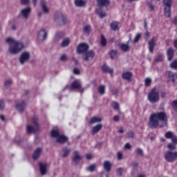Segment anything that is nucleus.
Masks as SVG:
<instances>
[{
    "label": "nucleus",
    "mask_w": 177,
    "mask_h": 177,
    "mask_svg": "<svg viewBox=\"0 0 177 177\" xmlns=\"http://www.w3.org/2000/svg\"><path fill=\"white\" fill-rule=\"evenodd\" d=\"M4 107V102L3 100H0V110H3Z\"/></svg>",
    "instance_id": "nucleus-53"
},
{
    "label": "nucleus",
    "mask_w": 177,
    "mask_h": 177,
    "mask_svg": "<svg viewBox=\"0 0 177 177\" xmlns=\"http://www.w3.org/2000/svg\"><path fill=\"white\" fill-rule=\"evenodd\" d=\"M30 13H31V8L30 7L24 8L22 10H21V15L23 16L24 19H28Z\"/></svg>",
    "instance_id": "nucleus-12"
},
{
    "label": "nucleus",
    "mask_w": 177,
    "mask_h": 177,
    "mask_svg": "<svg viewBox=\"0 0 177 177\" xmlns=\"http://www.w3.org/2000/svg\"><path fill=\"white\" fill-rule=\"evenodd\" d=\"M124 149H131V144L127 143V144L124 145Z\"/></svg>",
    "instance_id": "nucleus-58"
},
{
    "label": "nucleus",
    "mask_w": 177,
    "mask_h": 177,
    "mask_svg": "<svg viewBox=\"0 0 177 177\" xmlns=\"http://www.w3.org/2000/svg\"><path fill=\"white\" fill-rule=\"evenodd\" d=\"M84 34H89L91 32V26H86L84 28Z\"/></svg>",
    "instance_id": "nucleus-38"
},
{
    "label": "nucleus",
    "mask_w": 177,
    "mask_h": 177,
    "mask_svg": "<svg viewBox=\"0 0 177 177\" xmlns=\"http://www.w3.org/2000/svg\"><path fill=\"white\" fill-rule=\"evenodd\" d=\"M168 116L165 112H156L153 113L149 118V128L156 129L159 126L160 128L167 127Z\"/></svg>",
    "instance_id": "nucleus-1"
},
{
    "label": "nucleus",
    "mask_w": 177,
    "mask_h": 177,
    "mask_svg": "<svg viewBox=\"0 0 177 177\" xmlns=\"http://www.w3.org/2000/svg\"><path fill=\"white\" fill-rule=\"evenodd\" d=\"M122 172H124V169L122 167H119L116 170L117 175H119L120 176H121V175H122Z\"/></svg>",
    "instance_id": "nucleus-42"
},
{
    "label": "nucleus",
    "mask_w": 177,
    "mask_h": 177,
    "mask_svg": "<svg viewBox=\"0 0 177 177\" xmlns=\"http://www.w3.org/2000/svg\"><path fill=\"white\" fill-rule=\"evenodd\" d=\"M70 89H81V82L80 80H75L71 84Z\"/></svg>",
    "instance_id": "nucleus-15"
},
{
    "label": "nucleus",
    "mask_w": 177,
    "mask_h": 177,
    "mask_svg": "<svg viewBox=\"0 0 177 177\" xmlns=\"http://www.w3.org/2000/svg\"><path fill=\"white\" fill-rule=\"evenodd\" d=\"M170 67H171L172 68H175V70H177V59L171 62V64H170Z\"/></svg>",
    "instance_id": "nucleus-40"
},
{
    "label": "nucleus",
    "mask_w": 177,
    "mask_h": 177,
    "mask_svg": "<svg viewBox=\"0 0 177 177\" xmlns=\"http://www.w3.org/2000/svg\"><path fill=\"white\" fill-rule=\"evenodd\" d=\"M51 136L56 140L57 143H65V142H67V137L63 134H60L57 128H53L52 129Z\"/></svg>",
    "instance_id": "nucleus-5"
},
{
    "label": "nucleus",
    "mask_w": 177,
    "mask_h": 177,
    "mask_svg": "<svg viewBox=\"0 0 177 177\" xmlns=\"http://www.w3.org/2000/svg\"><path fill=\"white\" fill-rule=\"evenodd\" d=\"M133 132L130 131L127 133V138H133Z\"/></svg>",
    "instance_id": "nucleus-55"
},
{
    "label": "nucleus",
    "mask_w": 177,
    "mask_h": 177,
    "mask_svg": "<svg viewBox=\"0 0 177 177\" xmlns=\"http://www.w3.org/2000/svg\"><path fill=\"white\" fill-rule=\"evenodd\" d=\"M21 3L22 5H28L30 3V0H21Z\"/></svg>",
    "instance_id": "nucleus-48"
},
{
    "label": "nucleus",
    "mask_w": 177,
    "mask_h": 177,
    "mask_svg": "<svg viewBox=\"0 0 177 177\" xmlns=\"http://www.w3.org/2000/svg\"><path fill=\"white\" fill-rule=\"evenodd\" d=\"M32 121L33 126L28 125L26 127L28 133H33V132H37L39 131V126L38 125V122H37V121H38V118H37V116H34L33 118H32Z\"/></svg>",
    "instance_id": "nucleus-7"
},
{
    "label": "nucleus",
    "mask_w": 177,
    "mask_h": 177,
    "mask_svg": "<svg viewBox=\"0 0 177 177\" xmlns=\"http://www.w3.org/2000/svg\"><path fill=\"white\" fill-rule=\"evenodd\" d=\"M10 85H12V80H6V82L4 83L5 88H9V86H10Z\"/></svg>",
    "instance_id": "nucleus-39"
},
{
    "label": "nucleus",
    "mask_w": 177,
    "mask_h": 177,
    "mask_svg": "<svg viewBox=\"0 0 177 177\" xmlns=\"http://www.w3.org/2000/svg\"><path fill=\"white\" fill-rule=\"evenodd\" d=\"M145 82L147 86H150V85L151 84V79L146 78Z\"/></svg>",
    "instance_id": "nucleus-45"
},
{
    "label": "nucleus",
    "mask_w": 177,
    "mask_h": 177,
    "mask_svg": "<svg viewBox=\"0 0 177 177\" xmlns=\"http://www.w3.org/2000/svg\"><path fill=\"white\" fill-rule=\"evenodd\" d=\"M163 4L165 7H171L172 5V0H163Z\"/></svg>",
    "instance_id": "nucleus-35"
},
{
    "label": "nucleus",
    "mask_w": 177,
    "mask_h": 177,
    "mask_svg": "<svg viewBox=\"0 0 177 177\" xmlns=\"http://www.w3.org/2000/svg\"><path fill=\"white\" fill-rule=\"evenodd\" d=\"M25 107H26V103L24 102V101H19L16 104V109L17 110H18V111H20V113H21V111L24 110Z\"/></svg>",
    "instance_id": "nucleus-14"
},
{
    "label": "nucleus",
    "mask_w": 177,
    "mask_h": 177,
    "mask_svg": "<svg viewBox=\"0 0 177 177\" xmlns=\"http://www.w3.org/2000/svg\"><path fill=\"white\" fill-rule=\"evenodd\" d=\"M113 121H115V122H117L118 121H120V116L118 115H115L113 117Z\"/></svg>",
    "instance_id": "nucleus-56"
},
{
    "label": "nucleus",
    "mask_w": 177,
    "mask_h": 177,
    "mask_svg": "<svg viewBox=\"0 0 177 177\" xmlns=\"http://www.w3.org/2000/svg\"><path fill=\"white\" fill-rule=\"evenodd\" d=\"M86 158L87 160H92V158H93V155L91 154V153H88L86 156Z\"/></svg>",
    "instance_id": "nucleus-51"
},
{
    "label": "nucleus",
    "mask_w": 177,
    "mask_h": 177,
    "mask_svg": "<svg viewBox=\"0 0 177 177\" xmlns=\"http://www.w3.org/2000/svg\"><path fill=\"white\" fill-rule=\"evenodd\" d=\"M64 36V33H63V32H58L55 35V38H57V39H59V38H62V37Z\"/></svg>",
    "instance_id": "nucleus-43"
},
{
    "label": "nucleus",
    "mask_w": 177,
    "mask_h": 177,
    "mask_svg": "<svg viewBox=\"0 0 177 177\" xmlns=\"http://www.w3.org/2000/svg\"><path fill=\"white\" fill-rule=\"evenodd\" d=\"M164 60V55L159 54L156 57V62H162Z\"/></svg>",
    "instance_id": "nucleus-41"
},
{
    "label": "nucleus",
    "mask_w": 177,
    "mask_h": 177,
    "mask_svg": "<svg viewBox=\"0 0 177 177\" xmlns=\"http://www.w3.org/2000/svg\"><path fill=\"white\" fill-rule=\"evenodd\" d=\"M120 48L122 52H128L131 49V46H129V43H122L120 45Z\"/></svg>",
    "instance_id": "nucleus-17"
},
{
    "label": "nucleus",
    "mask_w": 177,
    "mask_h": 177,
    "mask_svg": "<svg viewBox=\"0 0 177 177\" xmlns=\"http://www.w3.org/2000/svg\"><path fill=\"white\" fill-rule=\"evenodd\" d=\"M117 157H118V160H122V153L118 152Z\"/></svg>",
    "instance_id": "nucleus-52"
},
{
    "label": "nucleus",
    "mask_w": 177,
    "mask_h": 177,
    "mask_svg": "<svg viewBox=\"0 0 177 177\" xmlns=\"http://www.w3.org/2000/svg\"><path fill=\"white\" fill-rule=\"evenodd\" d=\"M155 46H156V40H154V39H151L149 41V49L151 53H153V50H154Z\"/></svg>",
    "instance_id": "nucleus-23"
},
{
    "label": "nucleus",
    "mask_w": 177,
    "mask_h": 177,
    "mask_svg": "<svg viewBox=\"0 0 177 177\" xmlns=\"http://www.w3.org/2000/svg\"><path fill=\"white\" fill-rule=\"evenodd\" d=\"M148 100L150 103H158L160 102V94L156 88H152L149 93Z\"/></svg>",
    "instance_id": "nucleus-6"
},
{
    "label": "nucleus",
    "mask_w": 177,
    "mask_h": 177,
    "mask_svg": "<svg viewBox=\"0 0 177 177\" xmlns=\"http://www.w3.org/2000/svg\"><path fill=\"white\" fill-rule=\"evenodd\" d=\"M6 42L9 45L8 52L11 55H17L24 49V44L21 41L15 40V38L8 37L6 39Z\"/></svg>",
    "instance_id": "nucleus-2"
},
{
    "label": "nucleus",
    "mask_w": 177,
    "mask_h": 177,
    "mask_svg": "<svg viewBox=\"0 0 177 177\" xmlns=\"http://www.w3.org/2000/svg\"><path fill=\"white\" fill-rule=\"evenodd\" d=\"M48 37V33L46 32V30L44 29H41L39 31L37 34V39L39 41H45Z\"/></svg>",
    "instance_id": "nucleus-11"
},
{
    "label": "nucleus",
    "mask_w": 177,
    "mask_h": 177,
    "mask_svg": "<svg viewBox=\"0 0 177 177\" xmlns=\"http://www.w3.org/2000/svg\"><path fill=\"white\" fill-rule=\"evenodd\" d=\"M42 152V149L41 148H37L34 154H33V158L34 160H37V158H38L39 157V154H41V153Z\"/></svg>",
    "instance_id": "nucleus-29"
},
{
    "label": "nucleus",
    "mask_w": 177,
    "mask_h": 177,
    "mask_svg": "<svg viewBox=\"0 0 177 177\" xmlns=\"http://www.w3.org/2000/svg\"><path fill=\"white\" fill-rule=\"evenodd\" d=\"M173 24H174L175 26H177V17H174L173 20Z\"/></svg>",
    "instance_id": "nucleus-59"
},
{
    "label": "nucleus",
    "mask_w": 177,
    "mask_h": 177,
    "mask_svg": "<svg viewBox=\"0 0 177 177\" xmlns=\"http://www.w3.org/2000/svg\"><path fill=\"white\" fill-rule=\"evenodd\" d=\"M86 3V1H85V0H75V4L79 8H82Z\"/></svg>",
    "instance_id": "nucleus-26"
},
{
    "label": "nucleus",
    "mask_w": 177,
    "mask_h": 177,
    "mask_svg": "<svg viewBox=\"0 0 177 177\" xmlns=\"http://www.w3.org/2000/svg\"><path fill=\"white\" fill-rule=\"evenodd\" d=\"M122 77L123 80H126V81H131L132 80V73L124 72L122 73Z\"/></svg>",
    "instance_id": "nucleus-18"
},
{
    "label": "nucleus",
    "mask_w": 177,
    "mask_h": 177,
    "mask_svg": "<svg viewBox=\"0 0 177 177\" xmlns=\"http://www.w3.org/2000/svg\"><path fill=\"white\" fill-rule=\"evenodd\" d=\"M174 48H177V39L174 41Z\"/></svg>",
    "instance_id": "nucleus-62"
},
{
    "label": "nucleus",
    "mask_w": 177,
    "mask_h": 177,
    "mask_svg": "<svg viewBox=\"0 0 177 177\" xmlns=\"http://www.w3.org/2000/svg\"><path fill=\"white\" fill-rule=\"evenodd\" d=\"M111 28L113 31H117V30L120 28L118 22L114 21L112 24H111Z\"/></svg>",
    "instance_id": "nucleus-30"
},
{
    "label": "nucleus",
    "mask_w": 177,
    "mask_h": 177,
    "mask_svg": "<svg viewBox=\"0 0 177 177\" xmlns=\"http://www.w3.org/2000/svg\"><path fill=\"white\" fill-rule=\"evenodd\" d=\"M165 92H162L161 93V94H160V96L162 97H165Z\"/></svg>",
    "instance_id": "nucleus-60"
},
{
    "label": "nucleus",
    "mask_w": 177,
    "mask_h": 177,
    "mask_svg": "<svg viewBox=\"0 0 177 177\" xmlns=\"http://www.w3.org/2000/svg\"><path fill=\"white\" fill-rule=\"evenodd\" d=\"M89 49V46L85 43H82L77 46V53L84 54V60L88 62V60H92L95 56V53L93 51L87 52Z\"/></svg>",
    "instance_id": "nucleus-3"
},
{
    "label": "nucleus",
    "mask_w": 177,
    "mask_h": 177,
    "mask_svg": "<svg viewBox=\"0 0 177 177\" xmlns=\"http://www.w3.org/2000/svg\"><path fill=\"white\" fill-rule=\"evenodd\" d=\"M111 106H112L113 109H114V110H118V103L112 102Z\"/></svg>",
    "instance_id": "nucleus-47"
},
{
    "label": "nucleus",
    "mask_w": 177,
    "mask_h": 177,
    "mask_svg": "<svg viewBox=\"0 0 177 177\" xmlns=\"http://www.w3.org/2000/svg\"><path fill=\"white\" fill-rule=\"evenodd\" d=\"M110 4V0H97L98 6H107Z\"/></svg>",
    "instance_id": "nucleus-24"
},
{
    "label": "nucleus",
    "mask_w": 177,
    "mask_h": 177,
    "mask_svg": "<svg viewBox=\"0 0 177 177\" xmlns=\"http://www.w3.org/2000/svg\"><path fill=\"white\" fill-rule=\"evenodd\" d=\"M41 8L44 12V13L48 14L49 13V7L46 5V1L45 0L41 1Z\"/></svg>",
    "instance_id": "nucleus-16"
},
{
    "label": "nucleus",
    "mask_w": 177,
    "mask_h": 177,
    "mask_svg": "<svg viewBox=\"0 0 177 177\" xmlns=\"http://www.w3.org/2000/svg\"><path fill=\"white\" fill-rule=\"evenodd\" d=\"M101 177H109V174L106 172H102L101 174Z\"/></svg>",
    "instance_id": "nucleus-57"
},
{
    "label": "nucleus",
    "mask_w": 177,
    "mask_h": 177,
    "mask_svg": "<svg viewBox=\"0 0 177 177\" xmlns=\"http://www.w3.org/2000/svg\"><path fill=\"white\" fill-rule=\"evenodd\" d=\"M102 70L103 73H109L111 75H113V68H110L107 65H104L102 66Z\"/></svg>",
    "instance_id": "nucleus-21"
},
{
    "label": "nucleus",
    "mask_w": 177,
    "mask_h": 177,
    "mask_svg": "<svg viewBox=\"0 0 177 177\" xmlns=\"http://www.w3.org/2000/svg\"><path fill=\"white\" fill-rule=\"evenodd\" d=\"M70 42H71V40H70V39L68 38H65L64 39V40L62 41V44H61V46L62 48H66L67 46H68V45H70Z\"/></svg>",
    "instance_id": "nucleus-27"
},
{
    "label": "nucleus",
    "mask_w": 177,
    "mask_h": 177,
    "mask_svg": "<svg viewBox=\"0 0 177 177\" xmlns=\"http://www.w3.org/2000/svg\"><path fill=\"white\" fill-rule=\"evenodd\" d=\"M80 69H78V68H75L73 69V73H74V74L78 75V74H80Z\"/></svg>",
    "instance_id": "nucleus-54"
},
{
    "label": "nucleus",
    "mask_w": 177,
    "mask_h": 177,
    "mask_svg": "<svg viewBox=\"0 0 177 177\" xmlns=\"http://www.w3.org/2000/svg\"><path fill=\"white\" fill-rule=\"evenodd\" d=\"M136 153H137V154H138V156H143V149H142L140 148H137L136 149Z\"/></svg>",
    "instance_id": "nucleus-44"
},
{
    "label": "nucleus",
    "mask_w": 177,
    "mask_h": 177,
    "mask_svg": "<svg viewBox=\"0 0 177 177\" xmlns=\"http://www.w3.org/2000/svg\"><path fill=\"white\" fill-rule=\"evenodd\" d=\"M101 121H102V118L94 117L91 119L90 124H95V122H100Z\"/></svg>",
    "instance_id": "nucleus-31"
},
{
    "label": "nucleus",
    "mask_w": 177,
    "mask_h": 177,
    "mask_svg": "<svg viewBox=\"0 0 177 177\" xmlns=\"http://www.w3.org/2000/svg\"><path fill=\"white\" fill-rule=\"evenodd\" d=\"M31 57V54H30V52L28 51H24L23 52L19 57V62L21 64H24L30 60V58Z\"/></svg>",
    "instance_id": "nucleus-9"
},
{
    "label": "nucleus",
    "mask_w": 177,
    "mask_h": 177,
    "mask_svg": "<svg viewBox=\"0 0 177 177\" xmlns=\"http://www.w3.org/2000/svg\"><path fill=\"white\" fill-rule=\"evenodd\" d=\"M82 157L81 155L80 154V152L78 151H75L73 153V161L74 162H78L81 160Z\"/></svg>",
    "instance_id": "nucleus-20"
},
{
    "label": "nucleus",
    "mask_w": 177,
    "mask_h": 177,
    "mask_svg": "<svg viewBox=\"0 0 177 177\" xmlns=\"http://www.w3.org/2000/svg\"><path fill=\"white\" fill-rule=\"evenodd\" d=\"M95 12L97 15L100 16V19H103V17H106L107 16V14H106V12L102 10V8H97Z\"/></svg>",
    "instance_id": "nucleus-19"
},
{
    "label": "nucleus",
    "mask_w": 177,
    "mask_h": 177,
    "mask_svg": "<svg viewBox=\"0 0 177 177\" xmlns=\"http://www.w3.org/2000/svg\"><path fill=\"white\" fill-rule=\"evenodd\" d=\"M139 39H140V34H138L135 39H134V42H138Z\"/></svg>",
    "instance_id": "nucleus-50"
},
{
    "label": "nucleus",
    "mask_w": 177,
    "mask_h": 177,
    "mask_svg": "<svg viewBox=\"0 0 177 177\" xmlns=\"http://www.w3.org/2000/svg\"><path fill=\"white\" fill-rule=\"evenodd\" d=\"M106 91V86L101 85L98 88V92L100 93V95H104V92Z\"/></svg>",
    "instance_id": "nucleus-34"
},
{
    "label": "nucleus",
    "mask_w": 177,
    "mask_h": 177,
    "mask_svg": "<svg viewBox=\"0 0 177 177\" xmlns=\"http://www.w3.org/2000/svg\"><path fill=\"white\" fill-rule=\"evenodd\" d=\"M67 59H68V57H67V55L66 54H64V55H61V57H60L61 62H66V60H67Z\"/></svg>",
    "instance_id": "nucleus-46"
},
{
    "label": "nucleus",
    "mask_w": 177,
    "mask_h": 177,
    "mask_svg": "<svg viewBox=\"0 0 177 177\" xmlns=\"http://www.w3.org/2000/svg\"><path fill=\"white\" fill-rule=\"evenodd\" d=\"M103 166L105 171H107V172H110V171H111V167H113V163H111V162H110L109 160H106L104 162Z\"/></svg>",
    "instance_id": "nucleus-13"
},
{
    "label": "nucleus",
    "mask_w": 177,
    "mask_h": 177,
    "mask_svg": "<svg viewBox=\"0 0 177 177\" xmlns=\"http://www.w3.org/2000/svg\"><path fill=\"white\" fill-rule=\"evenodd\" d=\"M39 171H40L41 175H46V174H48L49 165L47 163L39 162Z\"/></svg>",
    "instance_id": "nucleus-10"
},
{
    "label": "nucleus",
    "mask_w": 177,
    "mask_h": 177,
    "mask_svg": "<svg viewBox=\"0 0 177 177\" xmlns=\"http://www.w3.org/2000/svg\"><path fill=\"white\" fill-rule=\"evenodd\" d=\"M165 16L171 17V7H165Z\"/></svg>",
    "instance_id": "nucleus-32"
},
{
    "label": "nucleus",
    "mask_w": 177,
    "mask_h": 177,
    "mask_svg": "<svg viewBox=\"0 0 177 177\" xmlns=\"http://www.w3.org/2000/svg\"><path fill=\"white\" fill-rule=\"evenodd\" d=\"M174 53H175V50L173 48H169L167 50L168 60H172V58L174 57Z\"/></svg>",
    "instance_id": "nucleus-25"
},
{
    "label": "nucleus",
    "mask_w": 177,
    "mask_h": 177,
    "mask_svg": "<svg viewBox=\"0 0 177 177\" xmlns=\"http://www.w3.org/2000/svg\"><path fill=\"white\" fill-rule=\"evenodd\" d=\"M145 36L147 37V38H149V37H150V33L149 32H146Z\"/></svg>",
    "instance_id": "nucleus-61"
},
{
    "label": "nucleus",
    "mask_w": 177,
    "mask_h": 177,
    "mask_svg": "<svg viewBox=\"0 0 177 177\" xmlns=\"http://www.w3.org/2000/svg\"><path fill=\"white\" fill-rule=\"evenodd\" d=\"M172 106L175 110H177V100L173 101Z\"/></svg>",
    "instance_id": "nucleus-49"
},
{
    "label": "nucleus",
    "mask_w": 177,
    "mask_h": 177,
    "mask_svg": "<svg viewBox=\"0 0 177 177\" xmlns=\"http://www.w3.org/2000/svg\"><path fill=\"white\" fill-rule=\"evenodd\" d=\"M86 171H88V172H93L95 169H96V165H91L90 166L87 167L86 168Z\"/></svg>",
    "instance_id": "nucleus-33"
},
{
    "label": "nucleus",
    "mask_w": 177,
    "mask_h": 177,
    "mask_svg": "<svg viewBox=\"0 0 177 177\" xmlns=\"http://www.w3.org/2000/svg\"><path fill=\"white\" fill-rule=\"evenodd\" d=\"M110 56L112 59H117V50H111L110 53Z\"/></svg>",
    "instance_id": "nucleus-37"
},
{
    "label": "nucleus",
    "mask_w": 177,
    "mask_h": 177,
    "mask_svg": "<svg viewBox=\"0 0 177 177\" xmlns=\"http://www.w3.org/2000/svg\"><path fill=\"white\" fill-rule=\"evenodd\" d=\"M0 118H1V120H2V121H5V116L0 115Z\"/></svg>",
    "instance_id": "nucleus-63"
},
{
    "label": "nucleus",
    "mask_w": 177,
    "mask_h": 177,
    "mask_svg": "<svg viewBox=\"0 0 177 177\" xmlns=\"http://www.w3.org/2000/svg\"><path fill=\"white\" fill-rule=\"evenodd\" d=\"M102 127L103 126L101 124H97L95 127H93L92 128V130H91V133L93 135H95V133H97V132H99V131H100V129H102Z\"/></svg>",
    "instance_id": "nucleus-22"
},
{
    "label": "nucleus",
    "mask_w": 177,
    "mask_h": 177,
    "mask_svg": "<svg viewBox=\"0 0 177 177\" xmlns=\"http://www.w3.org/2000/svg\"><path fill=\"white\" fill-rule=\"evenodd\" d=\"M71 150L69 149V148H67V147H65V148H64L63 149H62V153H61V156H62V157H67V156L68 155V154H70V151H71Z\"/></svg>",
    "instance_id": "nucleus-28"
},
{
    "label": "nucleus",
    "mask_w": 177,
    "mask_h": 177,
    "mask_svg": "<svg viewBox=\"0 0 177 177\" xmlns=\"http://www.w3.org/2000/svg\"><path fill=\"white\" fill-rule=\"evenodd\" d=\"M138 177H146V176L144 175V174H140V175H139Z\"/></svg>",
    "instance_id": "nucleus-64"
},
{
    "label": "nucleus",
    "mask_w": 177,
    "mask_h": 177,
    "mask_svg": "<svg viewBox=\"0 0 177 177\" xmlns=\"http://www.w3.org/2000/svg\"><path fill=\"white\" fill-rule=\"evenodd\" d=\"M101 45L102 46H106V45H107V41L106 40V38L103 35L101 36Z\"/></svg>",
    "instance_id": "nucleus-36"
},
{
    "label": "nucleus",
    "mask_w": 177,
    "mask_h": 177,
    "mask_svg": "<svg viewBox=\"0 0 177 177\" xmlns=\"http://www.w3.org/2000/svg\"><path fill=\"white\" fill-rule=\"evenodd\" d=\"M177 158V151H168L165 153V160L167 162H174Z\"/></svg>",
    "instance_id": "nucleus-8"
},
{
    "label": "nucleus",
    "mask_w": 177,
    "mask_h": 177,
    "mask_svg": "<svg viewBox=\"0 0 177 177\" xmlns=\"http://www.w3.org/2000/svg\"><path fill=\"white\" fill-rule=\"evenodd\" d=\"M165 136L167 139H171V142L167 145L168 149H169V150H175L177 145V136L171 131H167L165 134Z\"/></svg>",
    "instance_id": "nucleus-4"
}]
</instances>
